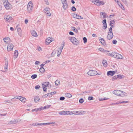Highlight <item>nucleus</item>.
I'll return each mask as SVG.
<instances>
[{
    "mask_svg": "<svg viewBox=\"0 0 133 133\" xmlns=\"http://www.w3.org/2000/svg\"><path fill=\"white\" fill-rule=\"evenodd\" d=\"M113 93L116 95L121 97H124L125 96V92L119 90H115L113 91Z\"/></svg>",
    "mask_w": 133,
    "mask_h": 133,
    "instance_id": "nucleus-1",
    "label": "nucleus"
},
{
    "mask_svg": "<svg viewBox=\"0 0 133 133\" xmlns=\"http://www.w3.org/2000/svg\"><path fill=\"white\" fill-rule=\"evenodd\" d=\"M3 4L5 8L7 9H9L12 8V5L8 2L7 0H3Z\"/></svg>",
    "mask_w": 133,
    "mask_h": 133,
    "instance_id": "nucleus-2",
    "label": "nucleus"
},
{
    "mask_svg": "<svg viewBox=\"0 0 133 133\" xmlns=\"http://www.w3.org/2000/svg\"><path fill=\"white\" fill-rule=\"evenodd\" d=\"M69 39L74 45H77L79 44L78 41L74 37L70 38Z\"/></svg>",
    "mask_w": 133,
    "mask_h": 133,
    "instance_id": "nucleus-3",
    "label": "nucleus"
},
{
    "mask_svg": "<svg viewBox=\"0 0 133 133\" xmlns=\"http://www.w3.org/2000/svg\"><path fill=\"white\" fill-rule=\"evenodd\" d=\"M33 5L32 2H29L27 5V10L29 12H31L33 9Z\"/></svg>",
    "mask_w": 133,
    "mask_h": 133,
    "instance_id": "nucleus-4",
    "label": "nucleus"
},
{
    "mask_svg": "<svg viewBox=\"0 0 133 133\" xmlns=\"http://www.w3.org/2000/svg\"><path fill=\"white\" fill-rule=\"evenodd\" d=\"M87 74L90 76H94L98 74L97 71L94 70H90L87 72Z\"/></svg>",
    "mask_w": 133,
    "mask_h": 133,
    "instance_id": "nucleus-5",
    "label": "nucleus"
},
{
    "mask_svg": "<svg viewBox=\"0 0 133 133\" xmlns=\"http://www.w3.org/2000/svg\"><path fill=\"white\" fill-rule=\"evenodd\" d=\"M4 18L7 22H10L12 19V18L9 15H5L4 16Z\"/></svg>",
    "mask_w": 133,
    "mask_h": 133,
    "instance_id": "nucleus-6",
    "label": "nucleus"
},
{
    "mask_svg": "<svg viewBox=\"0 0 133 133\" xmlns=\"http://www.w3.org/2000/svg\"><path fill=\"white\" fill-rule=\"evenodd\" d=\"M14 47V45L12 44H9L7 46V48L8 51H10Z\"/></svg>",
    "mask_w": 133,
    "mask_h": 133,
    "instance_id": "nucleus-7",
    "label": "nucleus"
},
{
    "mask_svg": "<svg viewBox=\"0 0 133 133\" xmlns=\"http://www.w3.org/2000/svg\"><path fill=\"white\" fill-rule=\"evenodd\" d=\"M52 38L49 37L47 38L45 40V43L46 44H49L52 41H53Z\"/></svg>",
    "mask_w": 133,
    "mask_h": 133,
    "instance_id": "nucleus-8",
    "label": "nucleus"
},
{
    "mask_svg": "<svg viewBox=\"0 0 133 133\" xmlns=\"http://www.w3.org/2000/svg\"><path fill=\"white\" fill-rule=\"evenodd\" d=\"M55 122H53L51 123H37V125H49L50 124H55Z\"/></svg>",
    "mask_w": 133,
    "mask_h": 133,
    "instance_id": "nucleus-9",
    "label": "nucleus"
},
{
    "mask_svg": "<svg viewBox=\"0 0 133 133\" xmlns=\"http://www.w3.org/2000/svg\"><path fill=\"white\" fill-rule=\"evenodd\" d=\"M113 36L114 35L113 33H108L107 36V39L109 40L111 39L112 38Z\"/></svg>",
    "mask_w": 133,
    "mask_h": 133,
    "instance_id": "nucleus-10",
    "label": "nucleus"
},
{
    "mask_svg": "<svg viewBox=\"0 0 133 133\" xmlns=\"http://www.w3.org/2000/svg\"><path fill=\"white\" fill-rule=\"evenodd\" d=\"M115 74V71H110L108 72L107 75L108 76L110 75L112 76Z\"/></svg>",
    "mask_w": 133,
    "mask_h": 133,
    "instance_id": "nucleus-11",
    "label": "nucleus"
},
{
    "mask_svg": "<svg viewBox=\"0 0 133 133\" xmlns=\"http://www.w3.org/2000/svg\"><path fill=\"white\" fill-rule=\"evenodd\" d=\"M103 25V29H105L107 28V24L106 23V20L105 19L103 20L102 22Z\"/></svg>",
    "mask_w": 133,
    "mask_h": 133,
    "instance_id": "nucleus-12",
    "label": "nucleus"
},
{
    "mask_svg": "<svg viewBox=\"0 0 133 133\" xmlns=\"http://www.w3.org/2000/svg\"><path fill=\"white\" fill-rule=\"evenodd\" d=\"M116 58L119 59H122L123 58V57L121 55L116 52Z\"/></svg>",
    "mask_w": 133,
    "mask_h": 133,
    "instance_id": "nucleus-13",
    "label": "nucleus"
},
{
    "mask_svg": "<svg viewBox=\"0 0 133 133\" xmlns=\"http://www.w3.org/2000/svg\"><path fill=\"white\" fill-rule=\"evenodd\" d=\"M100 15H102L103 16V18H104L108 17V16L106 13L104 12H101L100 13Z\"/></svg>",
    "mask_w": 133,
    "mask_h": 133,
    "instance_id": "nucleus-14",
    "label": "nucleus"
},
{
    "mask_svg": "<svg viewBox=\"0 0 133 133\" xmlns=\"http://www.w3.org/2000/svg\"><path fill=\"white\" fill-rule=\"evenodd\" d=\"M62 4H63V8L64 9V10L68 8V4H67V2H62Z\"/></svg>",
    "mask_w": 133,
    "mask_h": 133,
    "instance_id": "nucleus-15",
    "label": "nucleus"
},
{
    "mask_svg": "<svg viewBox=\"0 0 133 133\" xmlns=\"http://www.w3.org/2000/svg\"><path fill=\"white\" fill-rule=\"evenodd\" d=\"M18 51L17 50H16L14 52V57L15 58H16L18 56Z\"/></svg>",
    "mask_w": 133,
    "mask_h": 133,
    "instance_id": "nucleus-16",
    "label": "nucleus"
},
{
    "mask_svg": "<svg viewBox=\"0 0 133 133\" xmlns=\"http://www.w3.org/2000/svg\"><path fill=\"white\" fill-rule=\"evenodd\" d=\"M100 39H99V41L101 43L104 45H106V44L104 39L101 37H100Z\"/></svg>",
    "mask_w": 133,
    "mask_h": 133,
    "instance_id": "nucleus-17",
    "label": "nucleus"
},
{
    "mask_svg": "<svg viewBox=\"0 0 133 133\" xmlns=\"http://www.w3.org/2000/svg\"><path fill=\"white\" fill-rule=\"evenodd\" d=\"M66 115H71L73 114L76 115V114L75 113H73L71 111H66Z\"/></svg>",
    "mask_w": 133,
    "mask_h": 133,
    "instance_id": "nucleus-18",
    "label": "nucleus"
},
{
    "mask_svg": "<svg viewBox=\"0 0 133 133\" xmlns=\"http://www.w3.org/2000/svg\"><path fill=\"white\" fill-rule=\"evenodd\" d=\"M17 30L18 35L20 36H21L22 35V30L21 28H18Z\"/></svg>",
    "mask_w": 133,
    "mask_h": 133,
    "instance_id": "nucleus-19",
    "label": "nucleus"
},
{
    "mask_svg": "<svg viewBox=\"0 0 133 133\" xmlns=\"http://www.w3.org/2000/svg\"><path fill=\"white\" fill-rule=\"evenodd\" d=\"M31 34L32 35L35 37H37V34L36 32L34 30H32L31 32Z\"/></svg>",
    "mask_w": 133,
    "mask_h": 133,
    "instance_id": "nucleus-20",
    "label": "nucleus"
},
{
    "mask_svg": "<svg viewBox=\"0 0 133 133\" xmlns=\"http://www.w3.org/2000/svg\"><path fill=\"white\" fill-rule=\"evenodd\" d=\"M92 2L95 4H96L97 5H99V1L98 0H94V1H92Z\"/></svg>",
    "mask_w": 133,
    "mask_h": 133,
    "instance_id": "nucleus-21",
    "label": "nucleus"
},
{
    "mask_svg": "<svg viewBox=\"0 0 133 133\" xmlns=\"http://www.w3.org/2000/svg\"><path fill=\"white\" fill-rule=\"evenodd\" d=\"M39 98L38 96H36L34 98V101L36 102H38L39 101Z\"/></svg>",
    "mask_w": 133,
    "mask_h": 133,
    "instance_id": "nucleus-22",
    "label": "nucleus"
},
{
    "mask_svg": "<svg viewBox=\"0 0 133 133\" xmlns=\"http://www.w3.org/2000/svg\"><path fill=\"white\" fill-rule=\"evenodd\" d=\"M16 123V119H14L10 121L9 122V124H14Z\"/></svg>",
    "mask_w": 133,
    "mask_h": 133,
    "instance_id": "nucleus-23",
    "label": "nucleus"
},
{
    "mask_svg": "<svg viewBox=\"0 0 133 133\" xmlns=\"http://www.w3.org/2000/svg\"><path fill=\"white\" fill-rule=\"evenodd\" d=\"M42 107H41L40 108H37V109H32V112H34V111H37L38 110L41 111L42 110Z\"/></svg>",
    "mask_w": 133,
    "mask_h": 133,
    "instance_id": "nucleus-24",
    "label": "nucleus"
},
{
    "mask_svg": "<svg viewBox=\"0 0 133 133\" xmlns=\"http://www.w3.org/2000/svg\"><path fill=\"white\" fill-rule=\"evenodd\" d=\"M39 71L41 73H44L45 71V69L43 67H41V68L39 70Z\"/></svg>",
    "mask_w": 133,
    "mask_h": 133,
    "instance_id": "nucleus-25",
    "label": "nucleus"
},
{
    "mask_svg": "<svg viewBox=\"0 0 133 133\" xmlns=\"http://www.w3.org/2000/svg\"><path fill=\"white\" fill-rule=\"evenodd\" d=\"M19 98V100L23 102H25L26 100V99L25 98L22 97Z\"/></svg>",
    "mask_w": 133,
    "mask_h": 133,
    "instance_id": "nucleus-26",
    "label": "nucleus"
},
{
    "mask_svg": "<svg viewBox=\"0 0 133 133\" xmlns=\"http://www.w3.org/2000/svg\"><path fill=\"white\" fill-rule=\"evenodd\" d=\"M86 112L84 111H79V113L78 114V115H84L85 114Z\"/></svg>",
    "mask_w": 133,
    "mask_h": 133,
    "instance_id": "nucleus-27",
    "label": "nucleus"
},
{
    "mask_svg": "<svg viewBox=\"0 0 133 133\" xmlns=\"http://www.w3.org/2000/svg\"><path fill=\"white\" fill-rule=\"evenodd\" d=\"M50 11H44V12L47 16H49L51 15Z\"/></svg>",
    "mask_w": 133,
    "mask_h": 133,
    "instance_id": "nucleus-28",
    "label": "nucleus"
},
{
    "mask_svg": "<svg viewBox=\"0 0 133 133\" xmlns=\"http://www.w3.org/2000/svg\"><path fill=\"white\" fill-rule=\"evenodd\" d=\"M71 28L74 31V32H76V33H77L78 32V31L74 27L72 26L71 27Z\"/></svg>",
    "mask_w": 133,
    "mask_h": 133,
    "instance_id": "nucleus-29",
    "label": "nucleus"
},
{
    "mask_svg": "<svg viewBox=\"0 0 133 133\" xmlns=\"http://www.w3.org/2000/svg\"><path fill=\"white\" fill-rule=\"evenodd\" d=\"M66 111H61L60 112L59 114L61 115H66Z\"/></svg>",
    "mask_w": 133,
    "mask_h": 133,
    "instance_id": "nucleus-30",
    "label": "nucleus"
},
{
    "mask_svg": "<svg viewBox=\"0 0 133 133\" xmlns=\"http://www.w3.org/2000/svg\"><path fill=\"white\" fill-rule=\"evenodd\" d=\"M102 63L104 66H106L107 65V61L106 60H103L102 61Z\"/></svg>",
    "mask_w": 133,
    "mask_h": 133,
    "instance_id": "nucleus-31",
    "label": "nucleus"
},
{
    "mask_svg": "<svg viewBox=\"0 0 133 133\" xmlns=\"http://www.w3.org/2000/svg\"><path fill=\"white\" fill-rule=\"evenodd\" d=\"M5 66L4 67V69L5 70V71H7V67H8V62L6 61V62H5Z\"/></svg>",
    "mask_w": 133,
    "mask_h": 133,
    "instance_id": "nucleus-32",
    "label": "nucleus"
},
{
    "mask_svg": "<svg viewBox=\"0 0 133 133\" xmlns=\"http://www.w3.org/2000/svg\"><path fill=\"white\" fill-rule=\"evenodd\" d=\"M65 96L67 97L70 98L71 97L72 95L69 93H66L65 94Z\"/></svg>",
    "mask_w": 133,
    "mask_h": 133,
    "instance_id": "nucleus-33",
    "label": "nucleus"
},
{
    "mask_svg": "<svg viewBox=\"0 0 133 133\" xmlns=\"http://www.w3.org/2000/svg\"><path fill=\"white\" fill-rule=\"evenodd\" d=\"M44 84H43V86H45V87H49L48 85L49 84V82H45Z\"/></svg>",
    "mask_w": 133,
    "mask_h": 133,
    "instance_id": "nucleus-34",
    "label": "nucleus"
},
{
    "mask_svg": "<svg viewBox=\"0 0 133 133\" xmlns=\"http://www.w3.org/2000/svg\"><path fill=\"white\" fill-rule=\"evenodd\" d=\"M119 3H118V5H119V6L123 10H124L125 9L124 7V6L122 4H121L120 3V4H121L120 5V4H119Z\"/></svg>",
    "mask_w": 133,
    "mask_h": 133,
    "instance_id": "nucleus-35",
    "label": "nucleus"
},
{
    "mask_svg": "<svg viewBox=\"0 0 133 133\" xmlns=\"http://www.w3.org/2000/svg\"><path fill=\"white\" fill-rule=\"evenodd\" d=\"M37 75L36 74H34L32 75L31 76V78L32 79H35L37 77Z\"/></svg>",
    "mask_w": 133,
    "mask_h": 133,
    "instance_id": "nucleus-36",
    "label": "nucleus"
},
{
    "mask_svg": "<svg viewBox=\"0 0 133 133\" xmlns=\"http://www.w3.org/2000/svg\"><path fill=\"white\" fill-rule=\"evenodd\" d=\"M62 52L61 50H57V56H59V55H60Z\"/></svg>",
    "mask_w": 133,
    "mask_h": 133,
    "instance_id": "nucleus-37",
    "label": "nucleus"
},
{
    "mask_svg": "<svg viewBox=\"0 0 133 133\" xmlns=\"http://www.w3.org/2000/svg\"><path fill=\"white\" fill-rule=\"evenodd\" d=\"M60 82L59 80H57L55 82V83L56 85H58L60 83Z\"/></svg>",
    "mask_w": 133,
    "mask_h": 133,
    "instance_id": "nucleus-38",
    "label": "nucleus"
},
{
    "mask_svg": "<svg viewBox=\"0 0 133 133\" xmlns=\"http://www.w3.org/2000/svg\"><path fill=\"white\" fill-rule=\"evenodd\" d=\"M115 22L114 20H111L110 21L109 25H114Z\"/></svg>",
    "mask_w": 133,
    "mask_h": 133,
    "instance_id": "nucleus-39",
    "label": "nucleus"
},
{
    "mask_svg": "<svg viewBox=\"0 0 133 133\" xmlns=\"http://www.w3.org/2000/svg\"><path fill=\"white\" fill-rule=\"evenodd\" d=\"M49 96V97H51V96H50V93H48L47 94L43 96V97L45 98L47 96Z\"/></svg>",
    "mask_w": 133,
    "mask_h": 133,
    "instance_id": "nucleus-40",
    "label": "nucleus"
},
{
    "mask_svg": "<svg viewBox=\"0 0 133 133\" xmlns=\"http://www.w3.org/2000/svg\"><path fill=\"white\" fill-rule=\"evenodd\" d=\"M43 85V84H42V86L43 88V90L44 91H46V87H45Z\"/></svg>",
    "mask_w": 133,
    "mask_h": 133,
    "instance_id": "nucleus-41",
    "label": "nucleus"
},
{
    "mask_svg": "<svg viewBox=\"0 0 133 133\" xmlns=\"http://www.w3.org/2000/svg\"><path fill=\"white\" fill-rule=\"evenodd\" d=\"M112 57H114L115 58H116V52H114L112 53Z\"/></svg>",
    "mask_w": 133,
    "mask_h": 133,
    "instance_id": "nucleus-42",
    "label": "nucleus"
},
{
    "mask_svg": "<svg viewBox=\"0 0 133 133\" xmlns=\"http://www.w3.org/2000/svg\"><path fill=\"white\" fill-rule=\"evenodd\" d=\"M93 98H94L93 97L89 96L88 97V99L90 101L92 100L93 99Z\"/></svg>",
    "mask_w": 133,
    "mask_h": 133,
    "instance_id": "nucleus-43",
    "label": "nucleus"
},
{
    "mask_svg": "<svg viewBox=\"0 0 133 133\" xmlns=\"http://www.w3.org/2000/svg\"><path fill=\"white\" fill-rule=\"evenodd\" d=\"M84 100L82 98L80 99L79 100V102L81 103H82L84 102Z\"/></svg>",
    "mask_w": 133,
    "mask_h": 133,
    "instance_id": "nucleus-44",
    "label": "nucleus"
},
{
    "mask_svg": "<svg viewBox=\"0 0 133 133\" xmlns=\"http://www.w3.org/2000/svg\"><path fill=\"white\" fill-rule=\"evenodd\" d=\"M83 40L84 41V43H86L87 42V39L86 37H85L83 38Z\"/></svg>",
    "mask_w": 133,
    "mask_h": 133,
    "instance_id": "nucleus-45",
    "label": "nucleus"
},
{
    "mask_svg": "<svg viewBox=\"0 0 133 133\" xmlns=\"http://www.w3.org/2000/svg\"><path fill=\"white\" fill-rule=\"evenodd\" d=\"M117 75H116L115 76H114L112 78V81H114L117 78Z\"/></svg>",
    "mask_w": 133,
    "mask_h": 133,
    "instance_id": "nucleus-46",
    "label": "nucleus"
},
{
    "mask_svg": "<svg viewBox=\"0 0 133 133\" xmlns=\"http://www.w3.org/2000/svg\"><path fill=\"white\" fill-rule=\"evenodd\" d=\"M99 5H104V2L103 1H99Z\"/></svg>",
    "mask_w": 133,
    "mask_h": 133,
    "instance_id": "nucleus-47",
    "label": "nucleus"
},
{
    "mask_svg": "<svg viewBox=\"0 0 133 133\" xmlns=\"http://www.w3.org/2000/svg\"><path fill=\"white\" fill-rule=\"evenodd\" d=\"M108 33H113L112 32V27H110V28Z\"/></svg>",
    "mask_w": 133,
    "mask_h": 133,
    "instance_id": "nucleus-48",
    "label": "nucleus"
},
{
    "mask_svg": "<svg viewBox=\"0 0 133 133\" xmlns=\"http://www.w3.org/2000/svg\"><path fill=\"white\" fill-rule=\"evenodd\" d=\"M71 10L72 11H75L76 10V9L74 6H73L72 7Z\"/></svg>",
    "mask_w": 133,
    "mask_h": 133,
    "instance_id": "nucleus-49",
    "label": "nucleus"
},
{
    "mask_svg": "<svg viewBox=\"0 0 133 133\" xmlns=\"http://www.w3.org/2000/svg\"><path fill=\"white\" fill-rule=\"evenodd\" d=\"M50 9L49 8H45L44 11H50Z\"/></svg>",
    "mask_w": 133,
    "mask_h": 133,
    "instance_id": "nucleus-50",
    "label": "nucleus"
},
{
    "mask_svg": "<svg viewBox=\"0 0 133 133\" xmlns=\"http://www.w3.org/2000/svg\"><path fill=\"white\" fill-rule=\"evenodd\" d=\"M65 97L63 96L59 98V99L61 101H63L65 99Z\"/></svg>",
    "mask_w": 133,
    "mask_h": 133,
    "instance_id": "nucleus-51",
    "label": "nucleus"
},
{
    "mask_svg": "<svg viewBox=\"0 0 133 133\" xmlns=\"http://www.w3.org/2000/svg\"><path fill=\"white\" fill-rule=\"evenodd\" d=\"M21 121V120L19 119H17L16 120V123L20 122Z\"/></svg>",
    "mask_w": 133,
    "mask_h": 133,
    "instance_id": "nucleus-52",
    "label": "nucleus"
},
{
    "mask_svg": "<svg viewBox=\"0 0 133 133\" xmlns=\"http://www.w3.org/2000/svg\"><path fill=\"white\" fill-rule=\"evenodd\" d=\"M76 18L82 19H83V17H82L77 15V17Z\"/></svg>",
    "mask_w": 133,
    "mask_h": 133,
    "instance_id": "nucleus-53",
    "label": "nucleus"
},
{
    "mask_svg": "<svg viewBox=\"0 0 133 133\" xmlns=\"http://www.w3.org/2000/svg\"><path fill=\"white\" fill-rule=\"evenodd\" d=\"M50 93V96H51L52 95L54 94H55L56 93V92L55 91H54V92H51Z\"/></svg>",
    "mask_w": 133,
    "mask_h": 133,
    "instance_id": "nucleus-54",
    "label": "nucleus"
},
{
    "mask_svg": "<svg viewBox=\"0 0 133 133\" xmlns=\"http://www.w3.org/2000/svg\"><path fill=\"white\" fill-rule=\"evenodd\" d=\"M72 15L74 17L76 18L77 17V15L76 14H72Z\"/></svg>",
    "mask_w": 133,
    "mask_h": 133,
    "instance_id": "nucleus-55",
    "label": "nucleus"
},
{
    "mask_svg": "<svg viewBox=\"0 0 133 133\" xmlns=\"http://www.w3.org/2000/svg\"><path fill=\"white\" fill-rule=\"evenodd\" d=\"M117 78H118L119 79H121L122 77V76L121 75H117Z\"/></svg>",
    "mask_w": 133,
    "mask_h": 133,
    "instance_id": "nucleus-56",
    "label": "nucleus"
},
{
    "mask_svg": "<svg viewBox=\"0 0 133 133\" xmlns=\"http://www.w3.org/2000/svg\"><path fill=\"white\" fill-rule=\"evenodd\" d=\"M128 102V101H120L119 103H127Z\"/></svg>",
    "mask_w": 133,
    "mask_h": 133,
    "instance_id": "nucleus-57",
    "label": "nucleus"
},
{
    "mask_svg": "<svg viewBox=\"0 0 133 133\" xmlns=\"http://www.w3.org/2000/svg\"><path fill=\"white\" fill-rule=\"evenodd\" d=\"M112 42L114 44H116L117 42V41L116 39H114L113 40Z\"/></svg>",
    "mask_w": 133,
    "mask_h": 133,
    "instance_id": "nucleus-58",
    "label": "nucleus"
},
{
    "mask_svg": "<svg viewBox=\"0 0 133 133\" xmlns=\"http://www.w3.org/2000/svg\"><path fill=\"white\" fill-rule=\"evenodd\" d=\"M64 46V44L63 45V46H61L59 49H58V50H61L62 51Z\"/></svg>",
    "mask_w": 133,
    "mask_h": 133,
    "instance_id": "nucleus-59",
    "label": "nucleus"
},
{
    "mask_svg": "<svg viewBox=\"0 0 133 133\" xmlns=\"http://www.w3.org/2000/svg\"><path fill=\"white\" fill-rule=\"evenodd\" d=\"M40 87V86L39 85H37L35 87V88L36 89H39Z\"/></svg>",
    "mask_w": 133,
    "mask_h": 133,
    "instance_id": "nucleus-60",
    "label": "nucleus"
},
{
    "mask_svg": "<svg viewBox=\"0 0 133 133\" xmlns=\"http://www.w3.org/2000/svg\"><path fill=\"white\" fill-rule=\"evenodd\" d=\"M107 55L109 56H112V53H107Z\"/></svg>",
    "mask_w": 133,
    "mask_h": 133,
    "instance_id": "nucleus-61",
    "label": "nucleus"
},
{
    "mask_svg": "<svg viewBox=\"0 0 133 133\" xmlns=\"http://www.w3.org/2000/svg\"><path fill=\"white\" fill-rule=\"evenodd\" d=\"M69 34L70 35H74V33L72 31L69 32Z\"/></svg>",
    "mask_w": 133,
    "mask_h": 133,
    "instance_id": "nucleus-62",
    "label": "nucleus"
},
{
    "mask_svg": "<svg viewBox=\"0 0 133 133\" xmlns=\"http://www.w3.org/2000/svg\"><path fill=\"white\" fill-rule=\"evenodd\" d=\"M123 2L125 4H126L127 3V2L126 1V0H122Z\"/></svg>",
    "mask_w": 133,
    "mask_h": 133,
    "instance_id": "nucleus-63",
    "label": "nucleus"
},
{
    "mask_svg": "<svg viewBox=\"0 0 133 133\" xmlns=\"http://www.w3.org/2000/svg\"><path fill=\"white\" fill-rule=\"evenodd\" d=\"M98 50L100 51H102L104 50V49L102 48H100Z\"/></svg>",
    "mask_w": 133,
    "mask_h": 133,
    "instance_id": "nucleus-64",
    "label": "nucleus"
}]
</instances>
